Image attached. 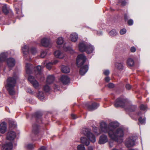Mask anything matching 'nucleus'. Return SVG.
I'll return each mask as SVG.
<instances>
[{
	"mask_svg": "<svg viewBox=\"0 0 150 150\" xmlns=\"http://www.w3.org/2000/svg\"><path fill=\"white\" fill-rule=\"evenodd\" d=\"M54 54L55 57L60 59H62L65 57L64 54L59 50L55 51Z\"/></svg>",
	"mask_w": 150,
	"mask_h": 150,
	"instance_id": "nucleus-19",
	"label": "nucleus"
},
{
	"mask_svg": "<svg viewBox=\"0 0 150 150\" xmlns=\"http://www.w3.org/2000/svg\"><path fill=\"white\" fill-rule=\"evenodd\" d=\"M44 89L45 92H48L50 90V88L48 85H46L44 87Z\"/></svg>",
	"mask_w": 150,
	"mask_h": 150,
	"instance_id": "nucleus-43",
	"label": "nucleus"
},
{
	"mask_svg": "<svg viewBox=\"0 0 150 150\" xmlns=\"http://www.w3.org/2000/svg\"><path fill=\"white\" fill-rule=\"evenodd\" d=\"M9 127L11 129L15 128L16 126V122L13 120H10L9 122Z\"/></svg>",
	"mask_w": 150,
	"mask_h": 150,
	"instance_id": "nucleus-32",
	"label": "nucleus"
},
{
	"mask_svg": "<svg viewBox=\"0 0 150 150\" xmlns=\"http://www.w3.org/2000/svg\"><path fill=\"white\" fill-rule=\"evenodd\" d=\"M34 67H33L32 65H29V71L30 70H31L32 68Z\"/></svg>",
	"mask_w": 150,
	"mask_h": 150,
	"instance_id": "nucleus-53",
	"label": "nucleus"
},
{
	"mask_svg": "<svg viewBox=\"0 0 150 150\" xmlns=\"http://www.w3.org/2000/svg\"><path fill=\"white\" fill-rule=\"evenodd\" d=\"M137 137L131 136L129 137L126 140L125 144V146L128 148L133 146L135 145V143Z\"/></svg>",
	"mask_w": 150,
	"mask_h": 150,
	"instance_id": "nucleus-4",
	"label": "nucleus"
},
{
	"mask_svg": "<svg viewBox=\"0 0 150 150\" xmlns=\"http://www.w3.org/2000/svg\"><path fill=\"white\" fill-rule=\"evenodd\" d=\"M87 44L88 43L84 41H82L80 42L78 45L79 51L82 52H85Z\"/></svg>",
	"mask_w": 150,
	"mask_h": 150,
	"instance_id": "nucleus-9",
	"label": "nucleus"
},
{
	"mask_svg": "<svg viewBox=\"0 0 150 150\" xmlns=\"http://www.w3.org/2000/svg\"><path fill=\"white\" fill-rule=\"evenodd\" d=\"M99 104L96 103H93L91 105H89L88 104H87L86 105V106L89 110H93L96 109L99 106Z\"/></svg>",
	"mask_w": 150,
	"mask_h": 150,
	"instance_id": "nucleus-13",
	"label": "nucleus"
},
{
	"mask_svg": "<svg viewBox=\"0 0 150 150\" xmlns=\"http://www.w3.org/2000/svg\"><path fill=\"white\" fill-rule=\"evenodd\" d=\"M82 133L86 136L91 142L94 143L96 142V137L91 132L90 129L83 128L82 129Z\"/></svg>",
	"mask_w": 150,
	"mask_h": 150,
	"instance_id": "nucleus-3",
	"label": "nucleus"
},
{
	"mask_svg": "<svg viewBox=\"0 0 150 150\" xmlns=\"http://www.w3.org/2000/svg\"><path fill=\"white\" fill-rule=\"evenodd\" d=\"M109 146L110 147H111L112 146V145L111 143H109Z\"/></svg>",
	"mask_w": 150,
	"mask_h": 150,
	"instance_id": "nucleus-63",
	"label": "nucleus"
},
{
	"mask_svg": "<svg viewBox=\"0 0 150 150\" xmlns=\"http://www.w3.org/2000/svg\"><path fill=\"white\" fill-rule=\"evenodd\" d=\"M108 34L110 36L114 37L116 36L118 33L116 30L113 29L109 32Z\"/></svg>",
	"mask_w": 150,
	"mask_h": 150,
	"instance_id": "nucleus-30",
	"label": "nucleus"
},
{
	"mask_svg": "<svg viewBox=\"0 0 150 150\" xmlns=\"http://www.w3.org/2000/svg\"><path fill=\"white\" fill-rule=\"evenodd\" d=\"M140 108L141 110H142L145 112L147 109V105H146L142 104L140 105Z\"/></svg>",
	"mask_w": 150,
	"mask_h": 150,
	"instance_id": "nucleus-34",
	"label": "nucleus"
},
{
	"mask_svg": "<svg viewBox=\"0 0 150 150\" xmlns=\"http://www.w3.org/2000/svg\"><path fill=\"white\" fill-rule=\"evenodd\" d=\"M119 126V123L117 122H112L108 125L104 122L100 123V127L101 131L104 133H108L109 137L111 139L119 143L123 141L124 136V130L119 128H116Z\"/></svg>",
	"mask_w": 150,
	"mask_h": 150,
	"instance_id": "nucleus-1",
	"label": "nucleus"
},
{
	"mask_svg": "<svg viewBox=\"0 0 150 150\" xmlns=\"http://www.w3.org/2000/svg\"><path fill=\"white\" fill-rule=\"evenodd\" d=\"M3 12L6 15L7 14L9 13V11L7 8V6L6 4H4L2 8Z\"/></svg>",
	"mask_w": 150,
	"mask_h": 150,
	"instance_id": "nucleus-35",
	"label": "nucleus"
},
{
	"mask_svg": "<svg viewBox=\"0 0 150 150\" xmlns=\"http://www.w3.org/2000/svg\"><path fill=\"white\" fill-rule=\"evenodd\" d=\"M25 72L27 74H28V64L27 63L25 64Z\"/></svg>",
	"mask_w": 150,
	"mask_h": 150,
	"instance_id": "nucleus-51",
	"label": "nucleus"
},
{
	"mask_svg": "<svg viewBox=\"0 0 150 150\" xmlns=\"http://www.w3.org/2000/svg\"><path fill=\"white\" fill-rule=\"evenodd\" d=\"M118 2L122 6H124L126 4L125 1H123L122 0H119Z\"/></svg>",
	"mask_w": 150,
	"mask_h": 150,
	"instance_id": "nucleus-45",
	"label": "nucleus"
},
{
	"mask_svg": "<svg viewBox=\"0 0 150 150\" xmlns=\"http://www.w3.org/2000/svg\"><path fill=\"white\" fill-rule=\"evenodd\" d=\"M53 65L52 62H49L47 63L46 65V67L49 70H50Z\"/></svg>",
	"mask_w": 150,
	"mask_h": 150,
	"instance_id": "nucleus-41",
	"label": "nucleus"
},
{
	"mask_svg": "<svg viewBox=\"0 0 150 150\" xmlns=\"http://www.w3.org/2000/svg\"><path fill=\"white\" fill-rule=\"evenodd\" d=\"M39 127L38 125L35 124L33 126V132L35 134H38L39 132Z\"/></svg>",
	"mask_w": 150,
	"mask_h": 150,
	"instance_id": "nucleus-28",
	"label": "nucleus"
},
{
	"mask_svg": "<svg viewBox=\"0 0 150 150\" xmlns=\"http://www.w3.org/2000/svg\"><path fill=\"white\" fill-rule=\"evenodd\" d=\"M108 141L107 136L105 134H103L99 138V143L103 144L107 142Z\"/></svg>",
	"mask_w": 150,
	"mask_h": 150,
	"instance_id": "nucleus-12",
	"label": "nucleus"
},
{
	"mask_svg": "<svg viewBox=\"0 0 150 150\" xmlns=\"http://www.w3.org/2000/svg\"><path fill=\"white\" fill-rule=\"evenodd\" d=\"M125 19H128V18H127V16L126 15H125Z\"/></svg>",
	"mask_w": 150,
	"mask_h": 150,
	"instance_id": "nucleus-62",
	"label": "nucleus"
},
{
	"mask_svg": "<svg viewBox=\"0 0 150 150\" xmlns=\"http://www.w3.org/2000/svg\"><path fill=\"white\" fill-rule=\"evenodd\" d=\"M6 125L4 122L1 123L0 125V132L2 133H4L6 131Z\"/></svg>",
	"mask_w": 150,
	"mask_h": 150,
	"instance_id": "nucleus-20",
	"label": "nucleus"
},
{
	"mask_svg": "<svg viewBox=\"0 0 150 150\" xmlns=\"http://www.w3.org/2000/svg\"><path fill=\"white\" fill-rule=\"evenodd\" d=\"M47 54L46 50H42L40 52V57L42 58H44Z\"/></svg>",
	"mask_w": 150,
	"mask_h": 150,
	"instance_id": "nucleus-37",
	"label": "nucleus"
},
{
	"mask_svg": "<svg viewBox=\"0 0 150 150\" xmlns=\"http://www.w3.org/2000/svg\"><path fill=\"white\" fill-rule=\"evenodd\" d=\"M22 50L23 52V56L25 58V60H26L28 53V49L27 46L25 45H24V47L22 48Z\"/></svg>",
	"mask_w": 150,
	"mask_h": 150,
	"instance_id": "nucleus-22",
	"label": "nucleus"
},
{
	"mask_svg": "<svg viewBox=\"0 0 150 150\" xmlns=\"http://www.w3.org/2000/svg\"><path fill=\"white\" fill-rule=\"evenodd\" d=\"M38 96V98L40 100H43L45 98L44 94L42 92L39 91Z\"/></svg>",
	"mask_w": 150,
	"mask_h": 150,
	"instance_id": "nucleus-31",
	"label": "nucleus"
},
{
	"mask_svg": "<svg viewBox=\"0 0 150 150\" xmlns=\"http://www.w3.org/2000/svg\"><path fill=\"white\" fill-rule=\"evenodd\" d=\"M146 120L145 118L142 119L141 117H140L139 119V121L141 124H145L146 123Z\"/></svg>",
	"mask_w": 150,
	"mask_h": 150,
	"instance_id": "nucleus-39",
	"label": "nucleus"
},
{
	"mask_svg": "<svg viewBox=\"0 0 150 150\" xmlns=\"http://www.w3.org/2000/svg\"><path fill=\"white\" fill-rule=\"evenodd\" d=\"M18 76V74L14 73L13 74V77H9L7 80V83L5 87L10 95H14L15 93L14 87L16 84V79Z\"/></svg>",
	"mask_w": 150,
	"mask_h": 150,
	"instance_id": "nucleus-2",
	"label": "nucleus"
},
{
	"mask_svg": "<svg viewBox=\"0 0 150 150\" xmlns=\"http://www.w3.org/2000/svg\"><path fill=\"white\" fill-rule=\"evenodd\" d=\"M77 150H85V148L84 145L82 144L78 145L77 147Z\"/></svg>",
	"mask_w": 150,
	"mask_h": 150,
	"instance_id": "nucleus-40",
	"label": "nucleus"
},
{
	"mask_svg": "<svg viewBox=\"0 0 150 150\" xmlns=\"http://www.w3.org/2000/svg\"><path fill=\"white\" fill-rule=\"evenodd\" d=\"M128 24L129 25H132L133 23V21L132 20L130 19L128 21Z\"/></svg>",
	"mask_w": 150,
	"mask_h": 150,
	"instance_id": "nucleus-52",
	"label": "nucleus"
},
{
	"mask_svg": "<svg viewBox=\"0 0 150 150\" xmlns=\"http://www.w3.org/2000/svg\"><path fill=\"white\" fill-rule=\"evenodd\" d=\"M127 101V99L123 97L119 98L115 100L114 105L116 108L120 107H123Z\"/></svg>",
	"mask_w": 150,
	"mask_h": 150,
	"instance_id": "nucleus-5",
	"label": "nucleus"
},
{
	"mask_svg": "<svg viewBox=\"0 0 150 150\" xmlns=\"http://www.w3.org/2000/svg\"><path fill=\"white\" fill-rule=\"evenodd\" d=\"M41 116V115L40 114L38 116H37V118H40Z\"/></svg>",
	"mask_w": 150,
	"mask_h": 150,
	"instance_id": "nucleus-61",
	"label": "nucleus"
},
{
	"mask_svg": "<svg viewBox=\"0 0 150 150\" xmlns=\"http://www.w3.org/2000/svg\"><path fill=\"white\" fill-rule=\"evenodd\" d=\"M37 69L38 72V74L39 76H40L41 74V67L40 66L38 65L37 67Z\"/></svg>",
	"mask_w": 150,
	"mask_h": 150,
	"instance_id": "nucleus-42",
	"label": "nucleus"
},
{
	"mask_svg": "<svg viewBox=\"0 0 150 150\" xmlns=\"http://www.w3.org/2000/svg\"><path fill=\"white\" fill-rule=\"evenodd\" d=\"M88 67L87 65H85L81 67L80 71L79 73L81 75H84L88 71Z\"/></svg>",
	"mask_w": 150,
	"mask_h": 150,
	"instance_id": "nucleus-17",
	"label": "nucleus"
},
{
	"mask_svg": "<svg viewBox=\"0 0 150 150\" xmlns=\"http://www.w3.org/2000/svg\"><path fill=\"white\" fill-rule=\"evenodd\" d=\"M61 70L62 72L64 73H68L70 71L69 68L66 66H62L61 67Z\"/></svg>",
	"mask_w": 150,
	"mask_h": 150,
	"instance_id": "nucleus-27",
	"label": "nucleus"
},
{
	"mask_svg": "<svg viewBox=\"0 0 150 150\" xmlns=\"http://www.w3.org/2000/svg\"><path fill=\"white\" fill-rule=\"evenodd\" d=\"M60 81L63 84H67L69 82L70 79L67 76L62 75L60 79Z\"/></svg>",
	"mask_w": 150,
	"mask_h": 150,
	"instance_id": "nucleus-14",
	"label": "nucleus"
},
{
	"mask_svg": "<svg viewBox=\"0 0 150 150\" xmlns=\"http://www.w3.org/2000/svg\"><path fill=\"white\" fill-rule=\"evenodd\" d=\"M115 68L119 70H122L124 69L123 63L121 62H116L115 63Z\"/></svg>",
	"mask_w": 150,
	"mask_h": 150,
	"instance_id": "nucleus-21",
	"label": "nucleus"
},
{
	"mask_svg": "<svg viewBox=\"0 0 150 150\" xmlns=\"http://www.w3.org/2000/svg\"><path fill=\"white\" fill-rule=\"evenodd\" d=\"M137 114L138 115H141L142 114V113L141 111H139V112H138Z\"/></svg>",
	"mask_w": 150,
	"mask_h": 150,
	"instance_id": "nucleus-60",
	"label": "nucleus"
},
{
	"mask_svg": "<svg viewBox=\"0 0 150 150\" xmlns=\"http://www.w3.org/2000/svg\"><path fill=\"white\" fill-rule=\"evenodd\" d=\"M126 32V30L125 28H123L121 29L120 31V33L121 35H123L125 34Z\"/></svg>",
	"mask_w": 150,
	"mask_h": 150,
	"instance_id": "nucleus-44",
	"label": "nucleus"
},
{
	"mask_svg": "<svg viewBox=\"0 0 150 150\" xmlns=\"http://www.w3.org/2000/svg\"><path fill=\"white\" fill-rule=\"evenodd\" d=\"M88 150H93V149L92 146H89L88 147Z\"/></svg>",
	"mask_w": 150,
	"mask_h": 150,
	"instance_id": "nucleus-59",
	"label": "nucleus"
},
{
	"mask_svg": "<svg viewBox=\"0 0 150 150\" xmlns=\"http://www.w3.org/2000/svg\"><path fill=\"white\" fill-rule=\"evenodd\" d=\"M16 137L15 133L12 131H9L6 134V139L10 140H13Z\"/></svg>",
	"mask_w": 150,
	"mask_h": 150,
	"instance_id": "nucleus-11",
	"label": "nucleus"
},
{
	"mask_svg": "<svg viewBox=\"0 0 150 150\" xmlns=\"http://www.w3.org/2000/svg\"><path fill=\"white\" fill-rule=\"evenodd\" d=\"M103 73L105 75H108L109 74L110 71L108 70H105L104 71Z\"/></svg>",
	"mask_w": 150,
	"mask_h": 150,
	"instance_id": "nucleus-47",
	"label": "nucleus"
},
{
	"mask_svg": "<svg viewBox=\"0 0 150 150\" xmlns=\"http://www.w3.org/2000/svg\"><path fill=\"white\" fill-rule=\"evenodd\" d=\"M95 48L93 45L90 43H88L85 52L87 54H91L94 51Z\"/></svg>",
	"mask_w": 150,
	"mask_h": 150,
	"instance_id": "nucleus-10",
	"label": "nucleus"
},
{
	"mask_svg": "<svg viewBox=\"0 0 150 150\" xmlns=\"http://www.w3.org/2000/svg\"><path fill=\"white\" fill-rule=\"evenodd\" d=\"M13 148V144L11 142L6 143L2 146V150H11Z\"/></svg>",
	"mask_w": 150,
	"mask_h": 150,
	"instance_id": "nucleus-16",
	"label": "nucleus"
},
{
	"mask_svg": "<svg viewBox=\"0 0 150 150\" xmlns=\"http://www.w3.org/2000/svg\"><path fill=\"white\" fill-rule=\"evenodd\" d=\"M78 38V35L75 33H71L70 36V40L73 42H76Z\"/></svg>",
	"mask_w": 150,
	"mask_h": 150,
	"instance_id": "nucleus-18",
	"label": "nucleus"
},
{
	"mask_svg": "<svg viewBox=\"0 0 150 150\" xmlns=\"http://www.w3.org/2000/svg\"><path fill=\"white\" fill-rule=\"evenodd\" d=\"M30 52L32 54H34L37 53V50L35 47H32L30 49Z\"/></svg>",
	"mask_w": 150,
	"mask_h": 150,
	"instance_id": "nucleus-38",
	"label": "nucleus"
},
{
	"mask_svg": "<svg viewBox=\"0 0 150 150\" xmlns=\"http://www.w3.org/2000/svg\"><path fill=\"white\" fill-rule=\"evenodd\" d=\"M39 150H46V148L44 146H42L40 148Z\"/></svg>",
	"mask_w": 150,
	"mask_h": 150,
	"instance_id": "nucleus-54",
	"label": "nucleus"
},
{
	"mask_svg": "<svg viewBox=\"0 0 150 150\" xmlns=\"http://www.w3.org/2000/svg\"><path fill=\"white\" fill-rule=\"evenodd\" d=\"M58 61L57 60H55L54 62H52V64H53V65L55 64H57L58 62Z\"/></svg>",
	"mask_w": 150,
	"mask_h": 150,
	"instance_id": "nucleus-58",
	"label": "nucleus"
},
{
	"mask_svg": "<svg viewBox=\"0 0 150 150\" xmlns=\"http://www.w3.org/2000/svg\"><path fill=\"white\" fill-rule=\"evenodd\" d=\"M40 44L41 46L45 47L51 46L50 40L48 38H44L42 39L40 41Z\"/></svg>",
	"mask_w": 150,
	"mask_h": 150,
	"instance_id": "nucleus-7",
	"label": "nucleus"
},
{
	"mask_svg": "<svg viewBox=\"0 0 150 150\" xmlns=\"http://www.w3.org/2000/svg\"><path fill=\"white\" fill-rule=\"evenodd\" d=\"M54 79V78L53 75H49L48 76L47 78V83L50 84L53 82Z\"/></svg>",
	"mask_w": 150,
	"mask_h": 150,
	"instance_id": "nucleus-26",
	"label": "nucleus"
},
{
	"mask_svg": "<svg viewBox=\"0 0 150 150\" xmlns=\"http://www.w3.org/2000/svg\"><path fill=\"white\" fill-rule=\"evenodd\" d=\"M64 42V40L62 37L58 38L57 40L56 43L58 47H59Z\"/></svg>",
	"mask_w": 150,
	"mask_h": 150,
	"instance_id": "nucleus-23",
	"label": "nucleus"
},
{
	"mask_svg": "<svg viewBox=\"0 0 150 150\" xmlns=\"http://www.w3.org/2000/svg\"><path fill=\"white\" fill-rule=\"evenodd\" d=\"M72 118L73 119H75L76 118V116L75 115L72 114L71 115Z\"/></svg>",
	"mask_w": 150,
	"mask_h": 150,
	"instance_id": "nucleus-57",
	"label": "nucleus"
},
{
	"mask_svg": "<svg viewBox=\"0 0 150 150\" xmlns=\"http://www.w3.org/2000/svg\"><path fill=\"white\" fill-rule=\"evenodd\" d=\"M134 61L133 59L129 58L128 59L127 61V65L130 67L133 66L134 64Z\"/></svg>",
	"mask_w": 150,
	"mask_h": 150,
	"instance_id": "nucleus-33",
	"label": "nucleus"
},
{
	"mask_svg": "<svg viewBox=\"0 0 150 150\" xmlns=\"http://www.w3.org/2000/svg\"><path fill=\"white\" fill-rule=\"evenodd\" d=\"M29 81L30 82L35 88H38L39 85V83L35 79L33 76L29 75Z\"/></svg>",
	"mask_w": 150,
	"mask_h": 150,
	"instance_id": "nucleus-8",
	"label": "nucleus"
},
{
	"mask_svg": "<svg viewBox=\"0 0 150 150\" xmlns=\"http://www.w3.org/2000/svg\"><path fill=\"white\" fill-rule=\"evenodd\" d=\"M34 147V146L33 144H29V150H33Z\"/></svg>",
	"mask_w": 150,
	"mask_h": 150,
	"instance_id": "nucleus-46",
	"label": "nucleus"
},
{
	"mask_svg": "<svg viewBox=\"0 0 150 150\" xmlns=\"http://www.w3.org/2000/svg\"><path fill=\"white\" fill-rule=\"evenodd\" d=\"M130 50L132 52H134L136 51V48L134 46L130 48Z\"/></svg>",
	"mask_w": 150,
	"mask_h": 150,
	"instance_id": "nucleus-48",
	"label": "nucleus"
},
{
	"mask_svg": "<svg viewBox=\"0 0 150 150\" xmlns=\"http://www.w3.org/2000/svg\"><path fill=\"white\" fill-rule=\"evenodd\" d=\"M137 108V107L134 105H131L129 106L127 110H129L130 112H132L135 110Z\"/></svg>",
	"mask_w": 150,
	"mask_h": 150,
	"instance_id": "nucleus-36",
	"label": "nucleus"
},
{
	"mask_svg": "<svg viewBox=\"0 0 150 150\" xmlns=\"http://www.w3.org/2000/svg\"><path fill=\"white\" fill-rule=\"evenodd\" d=\"M110 80V79L109 77H107L105 79V80L107 82H109Z\"/></svg>",
	"mask_w": 150,
	"mask_h": 150,
	"instance_id": "nucleus-55",
	"label": "nucleus"
},
{
	"mask_svg": "<svg viewBox=\"0 0 150 150\" xmlns=\"http://www.w3.org/2000/svg\"><path fill=\"white\" fill-rule=\"evenodd\" d=\"M63 48L64 51L70 54H72L74 52V50L71 47L69 46H66L65 45H64Z\"/></svg>",
	"mask_w": 150,
	"mask_h": 150,
	"instance_id": "nucleus-24",
	"label": "nucleus"
},
{
	"mask_svg": "<svg viewBox=\"0 0 150 150\" xmlns=\"http://www.w3.org/2000/svg\"><path fill=\"white\" fill-rule=\"evenodd\" d=\"M7 57V54L6 53H1L0 54V63L5 61Z\"/></svg>",
	"mask_w": 150,
	"mask_h": 150,
	"instance_id": "nucleus-29",
	"label": "nucleus"
},
{
	"mask_svg": "<svg viewBox=\"0 0 150 150\" xmlns=\"http://www.w3.org/2000/svg\"><path fill=\"white\" fill-rule=\"evenodd\" d=\"M7 65L9 68H11L14 66L15 64V61L12 58H10L7 59Z\"/></svg>",
	"mask_w": 150,
	"mask_h": 150,
	"instance_id": "nucleus-15",
	"label": "nucleus"
},
{
	"mask_svg": "<svg viewBox=\"0 0 150 150\" xmlns=\"http://www.w3.org/2000/svg\"><path fill=\"white\" fill-rule=\"evenodd\" d=\"M29 93H30L31 94H33L34 93V92L31 89H29Z\"/></svg>",
	"mask_w": 150,
	"mask_h": 150,
	"instance_id": "nucleus-56",
	"label": "nucleus"
},
{
	"mask_svg": "<svg viewBox=\"0 0 150 150\" xmlns=\"http://www.w3.org/2000/svg\"><path fill=\"white\" fill-rule=\"evenodd\" d=\"M81 142L86 146H88L90 144L89 141L85 137H81L80 139Z\"/></svg>",
	"mask_w": 150,
	"mask_h": 150,
	"instance_id": "nucleus-25",
	"label": "nucleus"
},
{
	"mask_svg": "<svg viewBox=\"0 0 150 150\" xmlns=\"http://www.w3.org/2000/svg\"><path fill=\"white\" fill-rule=\"evenodd\" d=\"M126 88L127 90H129L131 89V86L129 84H127L126 86Z\"/></svg>",
	"mask_w": 150,
	"mask_h": 150,
	"instance_id": "nucleus-49",
	"label": "nucleus"
},
{
	"mask_svg": "<svg viewBox=\"0 0 150 150\" xmlns=\"http://www.w3.org/2000/svg\"><path fill=\"white\" fill-rule=\"evenodd\" d=\"M112 150H119L117 149H115V148H114V149H112Z\"/></svg>",
	"mask_w": 150,
	"mask_h": 150,
	"instance_id": "nucleus-64",
	"label": "nucleus"
},
{
	"mask_svg": "<svg viewBox=\"0 0 150 150\" xmlns=\"http://www.w3.org/2000/svg\"><path fill=\"white\" fill-rule=\"evenodd\" d=\"M108 86L110 88H112L114 87V84L112 83H109L108 85Z\"/></svg>",
	"mask_w": 150,
	"mask_h": 150,
	"instance_id": "nucleus-50",
	"label": "nucleus"
},
{
	"mask_svg": "<svg viewBox=\"0 0 150 150\" xmlns=\"http://www.w3.org/2000/svg\"><path fill=\"white\" fill-rule=\"evenodd\" d=\"M86 60L85 56L83 54L78 55L76 60L77 66L79 67H81L85 63Z\"/></svg>",
	"mask_w": 150,
	"mask_h": 150,
	"instance_id": "nucleus-6",
	"label": "nucleus"
}]
</instances>
